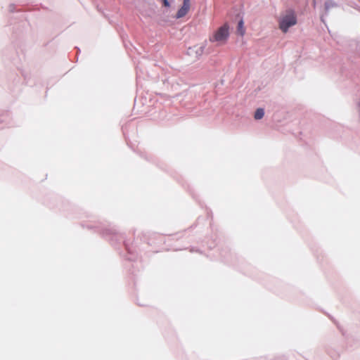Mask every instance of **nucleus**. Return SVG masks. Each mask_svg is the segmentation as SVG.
Segmentation results:
<instances>
[{"mask_svg": "<svg viewBox=\"0 0 360 360\" xmlns=\"http://www.w3.org/2000/svg\"><path fill=\"white\" fill-rule=\"evenodd\" d=\"M195 48H197L198 50L196 51V53H199V55H201L203 53L204 51V46H195Z\"/></svg>", "mask_w": 360, "mask_h": 360, "instance_id": "obj_7", "label": "nucleus"}, {"mask_svg": "<svg viewBox=\"0 0 360 360\" xmlns=\"http://www.w3.org/2000/svg\"><path fill=\"white\" fill-rule=\"evenodd\" d=\"M237 32L241 36L243 37L245 34V28L244 27V22L243 20L241 19L237 26Z\"/></svg>", "mask_w": 360, "mask_h": 360, "instance_id": "obj_4", "label": "nucleus"}, {"mask_svg": "<svg viewBox=\"0 0 360 360\" xmlns=\"http://www.w3.org/2000/svg\"><path fill=\"white\" fill-rule=\"evenodd\" d=\"M297 16L295 11L287 10L279 18V28L283 32L286 33L290 27L297 24Z\"/></svg>", "mask_w": 360, "mask_h": 360, "instance_id": "obj_1", "label": "nucleus"}, {"mask_svg": "<svg viewBox=\"0 0 360 360\" xmlns=\"http://www.w3.org/2000/svg\"><path fill=\"white\" fill-rule=\"evenodd\" d=\"M264 112L262 108H258L255 113V119L260 120L264 117Z\"/></svg>", "mask_w": 360, "mask_h": 360, "instance_id": "obj_6", "label": "nucleus"}, {"mask_svg": "<svg viewBox=\"0 0 360 360\" xmlns=\"http://www.w3.org/2000/svg\"><path fill=\"white\" fill-rule=\"evenodd\" d=\"M162 2L165 7L169 6V3L168 0H162Z\"/></svg>", "mask_w": 360, "mask_h": 360, "instance_id": "obj_8", "label": "nucleus"}, {"mask_svg": "<svg viewBox=\"0 0 360 360\" xmlns=\"http://www.w3.org/2000/svg\"><path fill=\"white\" fill-rule=\"evenodd\" d=\"M324 6L326 11H328L330 9L336 7L337 4L332 0H328L325 2Z\"/></svg>", "mask_w": 360, "mask_h": 360, "instance_id": "obj_5", "label": "nucleus"}, {"mask_svg": "<svg viewBox=\"0 0 360 360\" xmlns=\"http://www.w3.org/2000/svg\"><path fill=\"white\" fill-rule=\"evenodd\" d=\"M229 36V26L225 23L221 26L212 36L210 37L211 42H217L218 44H224Z\"/></svg>", "mask_w": 360, "mask_h": 360, "instance_id": "obj_2", "label": "nucleus"}, {"mask_svg": "<svg viewBox=\"0 0 360 360\" xmlns=\"http://www.w3.org/2000/svg\"><path fill=\"white\" fill-rule=\"evenodd\" d=\"M191 7V3L190 0H183V5L179 9L177 13H176V18H181L185 16L188 11L190 10Z\"/></svg>", "mask_w": 360, "mask_h": 360, "instance_id": "obj_3", "label": "nucleus"}]
</instances>
